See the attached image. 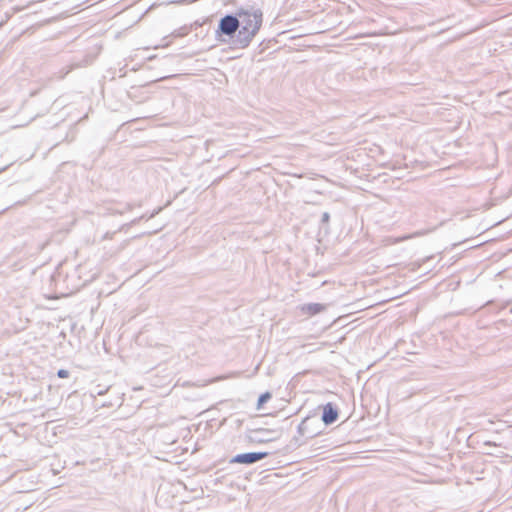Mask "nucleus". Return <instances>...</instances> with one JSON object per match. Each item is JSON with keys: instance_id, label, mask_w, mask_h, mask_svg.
<instances>
[{"instance_id": "obj_3", "label": "nucleus", "mask_w": 512, "mask_h": 512, "mask_svg": "<svg viewBox=\"0 0 512 512\" xmlns=\"http://www.w3.org/2000/svg\"><path fill=\"white\" fill-rule=\"evenodd\" d=\"M268 456V452H250L243 453L234 456L230 463H239V464H253L257 461H260Z\"/></svg>"}, {"instance_id": "obj_10", "label": "nucleus", "mask_w": 512, "mask_h": 512, "mask_svg": "<svg viewBox=\"0 0 512 512\" xmlns=\"http://www.w3.org/2000/svg\"><path fill=\"white\" fill-rule=\"evenodd\" d=\"M70 375L69 371L68 370H65V369H60L58 370L57 372V376L59 378H68Z\"/></svg>"}, {"instance_id": "obj_5", "label": "nucleus", "mask_w": 512, "mask_h": 512, "mask_svg": "<svg viewBox=\"0 0 512 512\" xmlns=\"http://www.w3.org/2000/svg\"><path fill=\"white\" fill-rule=\"evenodd\" d=\"M421 235V233H413V234H407V235H403V236H400V237H393V236H386L382 239V243L384 246H391V245H395L397 243H400V242H403V241H406V240H409V239H412V238H415L417 236Z\"/></svg>"}, {"instance_id": "obj_1", "label": "nucleus", "mask_w": 512, "mask_h": 512, "mask_svg": "<svg viewBox=\"0 0 512 512\" xmlns=\"http://www.w3.org/2000/svg\"><path fill=\"white\" fill-rule=\"evenodd\" d=\"M239 19V30L233 40V47L237 49L247 48L263 24V11L255 5L241 6L236 10Z\"/></svg>"}, {"instance_id": "obj_7", "label": "nucleus", "mask_w": 512, "mask_h": 512, "mask_svg": "<svg viewBox=\"0 0 512 512\" xmlns=\"http://www.w3.org/2000/svg\"><path fill=\"white\" fill-rule=\"evenodd\" d=\"M161 209H162V208L160 207V208H158V209L154 210V211H153L151 214H149V215H148V214H145V215L140 216L139 218H135V219H133V220L129 223V225H130V226H131V225H135V224H137L140 220H142V219H144V218L151 219V218H153L155 215H157V214L161 211Z\"/></svg>"}, {"instance_id": "obj_4", "label": "nucleus", "mask_w": 512, "mask_h": 512, "mask_svg": "<svg viewBox=\"0 0 512 512\" xmlns=\"http://www.w3.org/2000/svg\"><path fill=\"white\" fill-rule=\"evenodd\" d=\"M326 305L320 303H307L299 306V310L303 315L314 316L325 311Z\"/></svg>"}, {"instance_id": "obj_2", "label": "nucleus", "mask_w": 512, "mask_h": 512, "mask_svg": "<svg viewBox=\"0 0 512 512\" xmlns=\"http://www.w3.org/2000/svg\"><path fill=\"white\" fill-rule=\"evenodd\" d=\"M239 30V19L237 15H226L219 21L218 31L224 35L231 36Z\"/></svg>"}, {"instance_id": "obj_6", "label": "nucleus", "mask_w": 512, "mask_h": 512, "mask_svg": "<svg viewBox=\"0 0 512 512\" xmlns=\"http://www.w3.org/2000/svg\"><path fill=\"white\" fill-rule=\"evenodd\" d=\"M338 417L337 410H335L331 404H327L324 407L322 420L325 424H331L336 421Z\"/></svg>"}, {"instance_id": "obj_11", "label": "nucleus", "mask_w": 512, "mask_h": 512, "mask_svg": "<svg viewBox=\"0 0 512 512\" xmlns=\"http://www.w3.org/2000/svg\"><path fill=\"white\" fill-rule=\"evenodd\" d=\"M329 220H330V214L328 212H324L322 214L321 222L327 224V223H329Z\"/></svg>"}, {"instance_id": "obj_9", "label": "nucleus", "mask_w": 512, "mask_h": 512, "mask_svg": "<svg viewBox=\"0 0 512 512\" xmlns=\"http://www.w3.org/2000/svg\"><path fill=\"white\" fill-rule=\"evenodd\" d=\"M133 210V205L130 204V203H127L125 205V208L123 210H115L113 211L114 214H123L124 212H127V211H132Z\"/></svg>"}, {"instance_id": "obj_8", "label": "nucleus", "mask_w": 512, "mask_h": 512, "mask_svg": "<svg viewBox=\"0 0 512 512\" xmlns=\"http://www.w3.org/2000/svg\"><path fill=\"white\" fill-rule=\"evenodd\" d=\"M271 397H272V395L270 392L263 393L258 399V404H257L258 409H260L264 403H266L268 400H270Z\"/></svg>"}]
</instances>
